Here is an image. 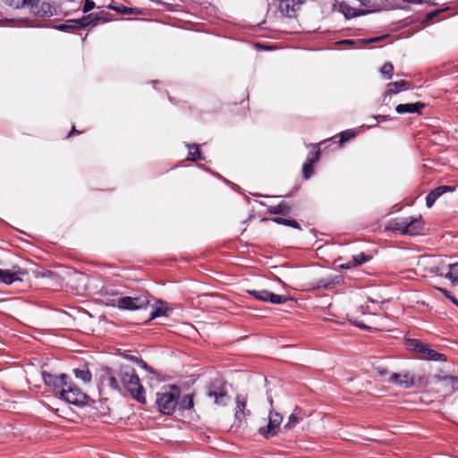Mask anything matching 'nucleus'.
<instances>
[{
  "label": "nucleus",
  "mask_w": 458,
  "mask_h": 458,
  "mask_svg": "<svg viewBox=\"0 0 458 458\" xmlns=\"http://www.w3.org/2000/svg\"><path fill=\"white\" fill-rule=\"evenodd\" d=\"M122 384L131 396L140 403H146L145 390L140 382L135 369L130 366H122L118 372Z\"/></svg>",
  "instance_id": "f257e3e1"
},
{
  "label": "nucleus",
  "mask_w": 458,
  "mask_h": 458,
  "mask_svg": "<svg viewBox=\"0 0 458 458\" xmlns=\"http://www.w3.org/2000/svg\"><path fill=\"white\" fill-rule=\"evenodd\" d=\"M181 389L176 385H168L162 387L161 391L156 394V405L157 410L164 415H171L178 405Z\"/></svg>",
  "instance_id": "f03ea898"
},
{
  "label": "nucleus",
  "mask_w": 458,
  "mask_h": 458,
  "mask_svg": "<svg viewBox=\"0 0 458 458\" xmlns=\"http://www.w3.org/2000/svg\"><path fill=\"white\" fill-rule=\"evenodd\" d=\"M59 398L76 406H83L88 403V395L72 382L61 392Z\"/></svg>",
  "instance_id": "7ed1b4c3"
},
{
  "label": "nucleus",
  "mask_w": 458,
  "mask_h": 458,
  "mask_svg": "<svg viewBox=\"0 0 458 458\" xmlns=\"http://www.w3.org/2000/svg\"><path fill=\"white\" fill-rule=\"evenodd\" d=\"M208 396L215 399V403L225 406L229 399L226 385L220 379L214 380L208 389Z\"/></svg>",
  "instance_id": "20e7f679"
},
{
  "label": "nucleus",
  "mask_w": 458,
  "mask_h": 458,
  "mask_svg": "<svg viewBox=\"0 0 458 458\" xmlns=\"http://www.w3.org/2000/svg\"><path fill=\"white\" fill-rule=\"evenodd\" d=\"M149 303L147 294L125 296L117 300V307L122 310H135L146 308Z\"/></svg>",
  "instance_id": "39448f33"
},
{
  "label": "nucleus",
  "mask_w": 458,
  "mask_h": 458,
  "mask_svg": "<svg viewBox=\"0 0 458 458\" xmlns=\"http://www.w3.org/2000/svg\"><path fill=\"white\" fill-rule=\"evenodd\" d=\"M429 263L432 265L429 268L431 273L439 276H445L453 284H458V263L449 264L447 267L445 266H436L435 260Z\"/></svg>",
  "instance_id": "423d86ee"
},
{
  "label": "nucleus",
  "mask_w": 458,
  "mask_h": 458,
  "mask_svg": "<svg viewBox=\"0 0 458 458\" xmlns=\"http://www.w3.org/2000/svg\"><path fill=\"white\" fill-rule=\"evenodd\" d=\"M283 420V417L278 412L271 411L268 416V423L266 427H262L259 428V433L266 438H269L277 434L281 423Z\"/></svg>",
  "instance_id": "0eeeda50"
},
{
  "label": "nucleus",
  "mask_w": 458,
  "mask_h": 458,
  "mask_svg": "<svg viewBox=\"0 0 458 458\" xmlns=\"http://www.w3.org/2000/svg\"><path fill=\"white\" fill-rule=\"evenodd\" d=\"M247 293L253 296L256 300L261 301H268L274 304H282L287 301V297L284 295L276 294L267 290H247Z\"/></svg>",
  "instance_id": "6e6552de"
},
{
  "label": "nucleus",
  "mask_w": 458,
  "mask_h": 458,
  "mask_svg": "<svg viewBox=\"0 0 458 458\" xmlns=\"http://www.w3.org/2000/svg\"><path fill=\"white\" fill-rule=\"evenodd\" d=\"M304 2L305 0H278V10L282 15L294 18Z\"/></svg>",
  "instance_id": "1a4fd4ad"
},
{
  "label": "nucleus",
  "mask_w": 458,
  "mask_h": 458,
  "mask_svg": "<svg viewBox=\"0 0 458 458\" xmlns=\"http://www.w3.org/2000/svg\"><path fill=\"white\" fill-rule=\"evenodd\" d=\"M235 403L234 417L241 424L246 420L248 416L250 415V411L247 409V396L242 394H237L235 397Z\"/></svg>",
  "instance_id": "9d476101"
},
{
  "label": "nucleus",
  "mask_w": 458,
  "mask_h": 458,
  "mask_svg": "<svg viewBox=\"0 0 458 458\" xmlns=\"http://www.w3.org/2000/svg\"><path fill=\"white\" fill-rule=\"evenodd\" d=\"M388 381L407 389L415 385L416 379L410 373H392Z\"/></svg>",
  "instance_id": "9b49d317"
},
{
  "label": "nucleus",
  "mask_w": 458,
  "mask_h": 458,
  "mask_svg": "<svg viewBox=\"0 0 458 458\" xmlns=\"http://www.w3.org/2000/svg\"><path fill=\"white\" fill-rule=\"evenodd\" d=\"M405 234L416 235L422 232L424 222L420 216L419 217H406Z\"/></svg>",
  "instance_id": "f8f14e48"
},
{
  "label": "nucleus",
  "mask_w": 458,
  "mask_h": 458,
  "mask_svg": "<svg viewBox=\"0 0 458 458\" xmlns=\"http://www.w3.org/2000/svg\"><path fill=\"white\" fill-rule=\"evenodd\" d=\"M30 12L38 17H49L53 15L51 5L47 3H39L38 0H32L29 6Z\"/></svg>",
  "instance_id": "ddd939ff"
},
{
  "label": "nucleus",
  "mask_w": 458,
  "mask_h": 458,
  "mask_svg": "<svg viewBox=\"0 0 458 458\" xmlns=\"http://www.w3.org/2000/svg\"><path fill=\"white\" fill-rule=\"evenodd\" d=\"M454 187L448 185H442L430 191L426 198V205L428 208H431L436 200L445 192H452L454 191Z\"/></svg>",
  "instance_id": "4468645a"
},
{
  "label": "nucleus",
  "mask_w": 458,
  "mask_h": 458,
  "mask_svg": "<svg viewBox=\"0 0 458 458\" xmlns=\"http://www.w3.org/2000/svg\"><path fill=\"white\" fill-rule=\"evenodd\" d=\"M425 107V104L421 102L399 104L395 107V111L400 114H421L422 109Z\"/></svg>",
  "instance_id": "2eb2a0df"
},
{
  "label": "nucleus",
  "mask_w": 458,
  "mask_h": 458,
  "mask_svg": "<svg viewBox=\"0 0 458 458\" xmlns=\"http://www.w3.org/2000/svg\"><path fill=\"white\" fill-rule=\"evenodd\" d=\"M24 274L25 273L21 270L15 272L8 269H0V282L5 284H12L15 281H21V276Z\"/></svg>",
  "instance_id": "dca6fc26"
},
{
  "label": "nucleus",
  "mask_w": 458,
  "mask_h": 458,
  "mask_svg": "<svg viewBox=\"0 0 458 458\" xmlns=\"http://www.w3.org/2000/svg\"><path fill=\"white\" fill-rule=\"evenodd\" d=\"M410 88L409 82L404 80L399 81L390 82L386 86V90L384 92V98L397 94L400 91L407 90Z\"/></svg>",
  "instance_id": "f3484780"
},
{
  "label": "nucleus",
  "mask_w": 458,
  "mask_h": 458,
  "mask_svg": "<svg viewBox=\"0 0 458 458\" xmlns=\"http://www.w3.org/2000/svg\"><path fill=\"white\" fill-rule=\"evenodd\" d=\"M406 217H396L391 219L386 225V230L405 234Z\"/></svg>",
  "instance_id": "a211bd4d"
},
{
  "label": "nucleus",
  "mask_w": 458,
  "mask_h": 458,
  "mask_svg": "<svg viewBox=\"0 0 458 458\" xmlns=\"http://www.w3.org/2000/svg\"><path fill=\"white\" fill-rule=\"evenodd\" d=\"M343 281L344 280L341 276H334L331 277L321 278L318 281L317 287L329 290L335 287V285L341 284Z\"/></svg>",
  "instance_id": "6ab92c4d"
},
{
  "label": "nucleus",
  "mask_w": 458,
  "mask_h": 458,
  "mask_svg": "<svg viewBox=\"0 0 458 458\" xmlns=\"http://www.w3.org/2000/svg\"><path fill=\"white\" fill-rule=\"evenodd\" d=\"M54 381L55 384H52L51 387L53 388L55 394L60 397L61 392L66 389L71 381H68V377L65 374L56 376Z\"/></svg>",
  "instance_id": "aec40b11"
},
{
  "label": "nucleus",
  "mask_w": 458,
  "mask_h": 458,
  "mask_svg": "<svg viewBox=\"0 0 458 458\" xmlns=\"http://www.w3.org/2000/svg\"><path fill=\"white\" fill-rule=\"evenodd\" d=\"M54 381L55 384H52L51 387L53 388L55 394L60 397L61 392L66 389L71 381H68V377L65 374L56 376Z\"/></svg>",
  "instance_id": "412c9836"
},
{
  "label": "nucleus",
  "mask_w": 458,
  "mask_h": 458,
  "mask_svg": "<svg viewBox=\"0 0 458 458\" xmlns=\"http://www.w3.org/2000/svg\"><path fill=\"white\" fill-rule=\"evenodd\" d=\"M171 309H169L165 302L158 301L150 313L149 319L152 320L162 316L167 317Z\"/></svg>",
  "instance_id": "4be33fe9"
},
{
  "label": "nucleus",
  "mask_w": 458,
  "mask_h": 458,
  "mask_svg": "<svg viewBox=\"0 0 458 458\" xmlns=\"http://www.w3.org/2000/svg\"><path fill=\"white\" fill-rule=\"evenodd\" d=\"M291 211V206L285 201H281L278 205L270 206L267 208V212L273 215L288 216Z\"/></svg>",
  "instance_id": "5701e85b"
},
{
  "label": "nucleus",
  "mask_w": 458,
  "mask_h": 458,
  "mask_svg": "<svg viewBox=\"0 0 458 458\" xmlns=\"http://www.w3.org/2000/svg\"><path fill=\"white\" fill-rule=\"evenodd\" d=\"M97 18H98V13H89L80 18V22L77 23L81 24L82 29H86L88 27H95L99 24L98 21H97Z\"/></svg>",
  "instance_id": "b1692460"
},
{
  "label": "nucleus",
  "mask_w": 458,
  "mask_h": 458,
  "mask_svg": "<svg viewBox=\"0 0 458 458\" xmlns=\"http://www.w3.org/2000/svg\"><path fill=\"white\" fill-rule=\"evenodd\" d=\"M76 22H80V19L75 20H68L64 23L57 25L55 28L60 31H69L72 30H81V24Z\"/></svg>",
  "instance_id": "393cba45"
},
{
  "label": "nucleus",
  "mask_w": 458,
  "mask_h": 458,
  "mask_svg": "<svg viewBox=\"0 0 458 458\" xmlns=\"http://www.w3.org/2000/svg\"><path fill=\"white\" fill-rule=\"evenodd\" d=\"M300 413H301V410L296 408L294 412L289 416L288 421L284 425V428L291 429V428H294L302 420Z\"/></svg>",
  "instance_id": "a878e982"
},
{
  "label": "nucleus",
  "mask_w": 458,
  "mask_h": 458,
  "mask_svg": "<svg viewBox=\"0 0 458 458\" xmlns=\"http://www.w3.org/2000/svg\"><path fill=\"white\" fill-rule=\"evenodd\" d=\"M187 147L189 148V154H188V157H187L188 160H191V161H193V162H197V161L202 159L201 154H200V151L199 149V146L198 145H196V144H191V145L188 144Z\"/></svg>",
  "instance_id": "bb28decb"
},
{
  "label": "nucleus",
  "mask_w": 458,
  "mask_h": 458,
  "mask_svg": "<svg viewBox=\"0 0 458 458\" xmlns=\"http://www.w3.org/2000/svg\"><path fill=\"white\" fill-rule=\"evenodd\" d=\"M421 359L429 360H441L445 361L446 358L444 354L439 353L436 352L435 350H432L430 348H427V351L425 352V354Z\"/></svg>",
  "instance_id": "cd10ccee"
},
{
  "label": "nucleus",
  "mask_w": 458,
  "mask_h": 458,
  "mask_svg": "<svg viewBox=\"0 0 458 458\" xmlns=\"http://www.w3.org/2000/svg\"><path fill=\"white\" fill-rule=\"evenodd\" d=\"M106 381H107L108 386L115 391H120L121 387H120L119 382L116 379L115 376L113 374V371L111 369H106Z\"/></svg>",
  "instance_id": "c85d7f7f"
},
{
  "label": "nucleus",
  "mask_w": 458,
  "mask_h": 458,
  "mask_svg": "<svg viewBox=\"0 0 458 458\" xmlns=\"http://www.w3.org/2000/svg\"><path fill=\"white\" fill-rule=\"evenodd\" d=\"M271 220L278 225H284L286 226H291L293 228L301 230L300 224L294 219H287V218H283V217H273V218H271Z\"/></svg>",
  "instance_id": "c756f323"
},
{
  "label": "nucleus",
  "mask_w": 458,
  "mask_h": 458,
  "mask_svg": "<svg viewBox=\"0 0 458 458\" xmlns=\"http://www.w3.org/2000/svg\"><path fill=\"white\" fill-rule=\"evenodd\" d=\"M178 405L182 410H190L193 408V395L192 394H185L182 397V399L178 400Z\"/></svg>",
  "instance_id": "7c9ffc66"
},
{
  "label": "nucleus",
  "mask_w": 458,
  "mask_h": 458,
  "mask_svg": "<svg viewBox=\"0 0 458 458\" xmlns=\"http://www.w3.org/2000/svg\"><path fill=\"white\" fill-rule=\"evenodd\" d=\"M371 256L370 255H367L363 252H360L357 255H353L352 257V265H355V267H358V266H360L368 261H369L371 259Z\"/></svg>",
  "instance_id": "2f4dec72"
},
{
  "label": "nucleus",
  "mask_w": 458,
  "mask_h": 458,
  "mask_svg": "<svg viewBox=\"0 0 458 458\" xmlns=\"http://www.w3.org/2000/svg\"><path fill=\"white\" fill-rule=\"evenodd\" d=\"M73 372L75 377L82 380L84 383H89L91 380V373L89 372V369H75Z\"/></svg>",
  "instance_id": "473e14b6"
},
{
  "label": "nucleus",
  "mask_w": 458,
  "mask_h": 458,
  "mask_svg": "<svg viewBox=\"0 0 458 458\" xmlns=\"http://www.w3.org/2000/svg\"><path fill=\"white\" fill-rule=\"evenodd\" d=\"M109 9L114 10L119 13L123 14H134V13H140V12L136 8H130L123 5L121 6H114V5H108Z\"/></svg>",
  "instance_id": "72a5a7b5"
},
{
  "label": "nucleus",
  "mask_w": 458,
  "mask_h": 458,
  "mask_svg": "<svg viewBox=\"0 0 458 458\" xmlns=\"http://www.w3.org/2000/svg\"><path fill=\"white\" fill-rule=\"evenodd\" d=\"M6 5L13 8L28 7L32 0H2Z\"/></svg>",
  "instance_id": "f704fd0d"
},
{
  "label": "nucleus",
  "mask_w": 458,
  "mask_h": 458,
  "mask_svg": "<svg viewBox=\"0 0 458 458\" xmlns=\"http://www.w3.org/2000/svg\"><path fill=\"white\" fill-rule=\"evenodd\" d=\"M410 347L415 351L416 352H418L419 354H420V358L423 357V355L425 354V352L427 351V348L428 346L423 344L420 341H412L411 344H410Z\"/></svg>",
  "instance_id": "c9c22d12"
},
{
  "label": "nucleus",
  "mask_w": 458,
  "mask_h": 458,
  "mask_svg": "<svg viewBox=\"0 0 458 458\" xmlns=\"http://www.w3.org/2000/svg\"><path fill=\"white\" fill-rule=\"evenodd\" d=\"M394 72V66L391 63L387 62L383 64V66L380 68L381 74L386 77V80H389L392 78Z\"/></svg>",
  "instance_id": "e433bc0d"
},
{
  "label": "nucleus",
  "mask_w": 458,
  "mask_h": 458,
  "mask_svg": "<svg viewBox=\"0 0 458 458\" xmlns=\"http://www.w3.org/2000/svg\"><path fill=\"white\" fill-rule=\"evenodd\" d=\"M313 148L315 151L309 153L306 162L314 165L319 159L320 149L318 145H313Z\"/></svg>",
  "instance_id": "4c0bfd02"
},
{
  "label": "nucleus",
  "mask_w": 458,
  "mask_h": 458,
  "mask_svg": "<svg viewBox=\"0 0 458 458\" xmlns=\"http://www.w3.org/2000/svg\"><path fill=\"white\" fill-rule=\"evenodd\" d=\"M302 173L306 180L310 179L314 173L313 164L305 162L302 165Z\"/></svg>",
  "instance_id": "58836bf2"
},
{
  "label": "nucleus",
  "mask_w": 458,
  "mask_h": 458,
  "mask_svg": "<svg viewBox=\"0 0 458 458\" xmlns=\"http://www.w3.org/2000/svg\"><path fill=\"white\" fill-rule=\"evenodd\" d=\"M355 136V132L352 130H346L340 133V143H344Z\"/></svg>",
  "instance_id": "ea45409f"
},
{
  "label": "nucleus",
  "mask_w": 458,
  "mask_h": 458,
  "mask_svg": "<svg viewBox=\"0 0 458 458\" xmlns=\"http://www.w3.org/2000/svg\"><path fill=\"white\" fill-rule=\"evenodd\" d=\"M56 377V376L55 375H52L48 372H42V378H43V381L46 385H47L48 386H51L52 384H55V378Z\"/></svg>",
  "instance_id": "a19ab883"
},
{
  "label": "nucleus",
  "mask_w": 458,
  "mask_h": 458,
  "mask_svg": "<svg viewBox=\"0 0 458 458\" xmlns=\"http://www.w3.org/2000/svg\"><path fill=\"white\" fill-rule=\"evenodd\" d=\"M98 18H97V21H98V23H105L111 20V14L107 12L101 11L98 13Z\"/></svg>",
  "instance_id": "79ce46f5"
},
{
  "label": "nucleus",
  "mask_w": 458,
  "mask_h": 458,
  "mask_svg": "<svg viewBox=\"0 0 458 458\" xmlns=\"http://www.w3.org/2000/svg\"><path fill=\"white\" fill-rule=\"evenodd\" d=\"M439 380L450 381L452 383V385H453L452 386L453 391L458 389V387L454 386V384L458 383V377H456V376H444V377H440Z\"/></svg>",
  "instance_id": "37998d69"
},
{
  "label": "nucleus",
  "mask_w": 458,
  "mask_h": 458,
  "mask_svg": "<svg viewBox=\"0 0 458 458\" xmlns=\"http://www.w3.org/2000/svg\"><path fill=\"white\" fill-rule=\"evenodd\" d=\"M415 385L414 386H425L428 385V377L426 376H418V377H415Z\"/></svg>",
  "instance_id": "c03bdc74"
},
{
  "label": "nucleus",
  "mask_w": 458,
  "mask_h": 458,
  "mask_svg": "<svg viewBox=\"0 0 458 458\" xmlns=\"http://www.w3.org/2000/svg\"><path fill=\"white\" fill-rule=\"evenodd\" d=\"M95 7V3L93 0H85V4L83 5L82 11L84 13H89Z\"/></svg>",
  "instance_id": "a18cd8bd"
},
{
  "label": "nucleus",
  "mask_w": 458,
  "mask_h": 458,
  "mask_svg": "<svg viewBox=\"0 0 458 458\" xmlns=\"http://www.w3.org/2000/svg\"><path fill=\"white\" fill-rule=\"evenodd\" d=\"M139 365L143 368L144 369H146L147 371L154 374L155 371L154 369L149 366L143 360H141L140 361H139Z\"/></svg>",
  "instance_id": "49530a36"
},
{
  "label": "nucleus",
  "mask_w": 458,
  "mask_h": 458,
  "mask_svg": "<svg viewBox=\"0 0 458 458\" xmlns=\"http://www.w3.org/2000/svg\"><path fill=\"white\" fill-rule=\"evenodd\" d=\"M389 119V115H376L373 116V120H375L377 123L385 122Z\"/></svg>",
  "instance_id": "de8ad7c7"
},
{
  "label": "nucleus",
  "mask_w": 458,
  "mask_h": 458,
  "mask_svg": "<svg viewBox=\"0 0 458 458\" xmlns=\"http://www.w3.org/2000/svg\"><path fill=\"white\" fill-rule=\"evenodd\" d=\"M437 289H438V291H440L450 301L452 300V297H454L452 295L451 292H449L448 290H446L445 288H437Z\"/></svg>",
  "instance_id": "09e8293b"
},
{
  "label": "nucleus",
  "mask_w": 458,
  "mask_h": 458,
  "mask_svg": "<svg viewBox=\"0 0 458 458\" xmlns=\"http://www.w3.org/2000/svg\"><path fill=\"white\" fill-rule=\"evenodd\" d=\"M354 267L355 265H352V261L351 259L348 260L346 263L341 265V267L344 269H350Z\"/></svg>",
  "instance_id": "8fccbe9b"
},
{
  "label": "nucleus",
  "mask_w": 458,
  "mask_h": 458,
  "mask_svg": "<svg viewBox=\"0 0 458 458\" xmlns=\"http://www.w3.org/2000/svg\"><path fill=\"white\" fill-rule=\"evenodd\" d=\"M125 357H126V359H128L137 364H139V361L141 360V359L138 358L137 356H133V355H126Z\"/></svg>",
  "instance_id": "3c124183"
},
{
  "label": "nucleus",
  "mask_w": 458,
  "mask_h": 458,
  "mask_svg": "<svg viewBox=\"0 0 458 458\" xmlns=\"http://www.w3.org/2000/svg\"><path fill=\"white\" fill-rule=\"evenodd\" d=\"M75 133H76V134H80V133H81V131H77V130L75 129V127L73 126V127H72V131H71V132L69 133L68 137H70L72 134H75Z\"/></svg>",
  "instance_id": "603ef678"
},
{
  "label": "nucleus",
  "mask_w": 458,
  "mask_h": 458,
  "mask_svg": "<svg viewBox=\"0 0 458 458\" xmlns=\"http://www.w3.org/2000/svg\"><path fill=\"white\" fill-rule=\"evenodd\" d=\"M340 43L341 44H352L353 42L352 40L345 39V40L341 41Z\"/></svg>",
  "instance_id": "864d4df0"
},
{
  "label": "nucleus",
  "mask_w": 458,
  "mask_h": 458,
  "mask_svg": "<svg viewBox=\"0 0 458 458\" xmlns=\"http://www.w3.org/2000/svg\"><path fill=\"white\" fill-rule=\"evenodd\" d=\"M451 301L455 304L456 306H458V300H456L454 297H452V300Z\"/></svg>",
  "instance_id": "5fc2aeb1"
},
{
  "label": "nucleus",
  "mask_w": 458,
  "mask_h": 458,
  "mask_svg": "<svg viewBox=\"0 0 458 458\" xmlns=\"http://www.w3.org/2000/svg\"><path fill=\"white\" fill-rule=\"evenodd\" d=\"M378 373H379L380 375H384V374H386V373H387V371H386V369H383V370H379V371H378Z\"/></svg>",
  "instance_id": "6e6d98bb"
},
{
  "label": "nucleus",
  "mask_w": 458,
  "mask_h": 458,
  "mask_svg": "<svg viewBox=\"0 0 458 458\" xmlns=\"http://www.w3.org/2000/svg\"><path fill=\"white\" fill-rule=\"evenodd\" d=\"M268 403H270V405H273V399L272 397H268Z\"/></svg>",
  "instance_id": "4d7b16f0"
},
{
  "label": "nucleus",
  "mask_w": 458,
  "mask_h": 458,
  "mask_svg": "<svg viewBox=\"0 0 458 458\" xmlns=\"http://www.w3.org/2000/svg\"><path fill=\"white\" fill-rule=\"evenodd\" d=\"M432 16H434V13H429L428 14V18H431Z\"/></svg>",
  "instance_id": "13d9d810"
}]
</instances>
